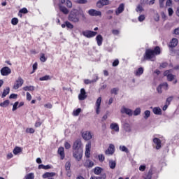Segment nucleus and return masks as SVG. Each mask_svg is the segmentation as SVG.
Returning <instances> with one entry per match:
<instances>
[{"label":"nucleus","mask_w":179,"mask_h":179,"mask_svg":"<svg viewBox=\"0 0 179 179\" xmlns=\"http://www.w3.org/2000/svg\"><path fill=\"white\" fill-rule=\"evenodd\" d=\"M10 101L9 100H6L3 102L0 103V107L6 108L9 106Z\"/></svg>","instance_id":"35"},{"label":"nucleus","mask_w":179,"mask_h":179,"mask_svg":"<svg viewBox=\"0 0 179 179\" xmlns=\"http://www.w3.org/2000/svg\"><path fill=\"white\" fill-rule=\"evenodd\" d=\"M25 179H34V173H30L26 175Z\"/></svg>","instance_id":"46"},{"label":"nucleus","mask_w":179,"mask_h":179,"mask_svg":"<svg viewBox=\"0 0 179 179\" xmlns=\"http://www.w3.org/2000/svg\"><path fill=\"white\" fill-rule=\"evenodd\" d=\"M39 80H41V82L44 81V80H51V77L48 75H46L43 77H41L39 78Z\"/></svg>","instance_id":"41"},{"label":"nucleus","mask_w":179,"mask_h":179,"mask_svg":"<svg viewBox=\"0 0 179 179\" xmlns=\"http://www.w3.org/2000/svg\"><path fill=\"white\" fill-rule=\"evenodd\" d=\"M152 176H153V169H150L144 179H152Z\"/></svg>","instance_id":"31"},{"label":"nucleus","mask_w":179,"mask_h":179,"mask_svg":"<svg viewBox=\"0 0 179 179\" xmlns=\"http://www.w3.org/2000/svg\"><path fill=\"white\" fill-rule=\"evenodd\" d=\"M80 16L83 19H86V16L85 15V13L81 9H73L69 16L68 19L69 22H72L73 23H79L80 21Z\"/></svg>","instance_id":"2"},{"label":"nucleus","mask_w":179,"mask_h":179,"mask_svg":"<svg viewBox=\"0 0 179 179\" xmlns=\"http://www.w3.org/2000/svg\"><path fill=\"white\" fill-rule=\"evenodd\" d=\"M95 78L96 79L94 80H89V79H86L84 80V83L85 85H90L91 83H96V82H97L99 80V76L97 75H95Z\"/></svg>","instance_id":"19"},{"label":"nucleus","mask_w":179,"mask_h":179,"mask_svg":"<svg viewBox=\"0 0 179 179\" xmlns=\"http://www.w3.org/2000/svg\"><path fill=\"white\" fill-rule=\"evenodd\" d=\"M81 111L82 109L80 108H78V109L73 111V115H74V117H78V115L80 114Z\"/></svg>","instance_id":"40"},{"label":"nucleus","mask_w":179,"mask_h":179,"mask_svg":"<svg viewBox=\"0 0 179 179\" xmlns=\"http://www.w3.org/2000/svg\"><path fill=\"white\" fill-rule=\"evenodd\" d=\"M150 117V110H145L144 112V118L145 120H148Z\"/></svg>","instance_id":"49"},{"label":"nucleus","mask_w":179,"mask_h":179,"mask_svg":"<svg viewBox=\"0 0 179 179\" xmlns=\"http://www.w3.org/2000/svg\"><path fill=\"white\" fill-rule=\"evenodd\" d=\"M155 53L153 52V50L148 49L145 50V55H144V59L149 60L152 59V58H155Z\"/></svg>","instance_id":"3"},{"label":"nucleus","mask_w":179,"mask_h":179,"mask_svg":"<svg viewBox=\"0 0 179 179\" xmlns=\"http://www.w3.org/2000/svg\"><path fill=\"white\" fill-rule=\"evenodd\" d=\"M84 166L85 167H88L89 169H92V167L94 166V162H93V161L88 160V163H85Z\"/></svg>","instance_id":"37"},{"label":"nucleus","mask_w":179,"mask_h":179,"mask_svg":"<svg viewBox=\"0 0 179 179\" xmlns=\"http://www.w3.org/2000/svg\"><path fill=\"white\" fill-rule=\"evenodd\" d=\"M90 148H91V144L88 143L86 145L85 148V157L89 158L90 157Z\"/></svg>","instance_id":"24"},{"label":"nucleus","mask_w":179,"mask_h":179,"mask_svg":"<svg viewBox=\"0 0 179 179\" xmlns=\"http://www.w3.org/2000/svg\"><path fill=\"white\" fill-rule=\"evenodd\" d=\"M152 52H154L155 55H160V52H161L160 47L156 46L154 48V50H152Z\"/></svg>","instance_id":"34"},{"label":"nucleus","mask_w":179,"mask_h":179,"mask_svg":"<svg viewBox=\"0 0 179 179\" xmlns=\"http://www.w3.org/2000/svg\"><path fill=\"white\" fill-rule=\"evenodd\" d=\"M100 106H101V97L99 96L96 101V113L100 114Z\"/></svg>","instance_id":"14"},{"label":"nucleus","mask_w":179,"mask_h":179,"mask_svg":"<svg viewBox=\"0 0 179 179\" xmlns=\"http://www.w3.org/2000/svg\"><path fill=\"white\" fill-rule=\"evenodd\" d=\"M11 23L13 26H16L19 23V20L17 17H14L11 20Z\"/></svg>","instance_id":"50"},{"label":"nucleus","mask_w":179,"mask_h":179,"mask_svg":"<svg viewBox=\"0 0 179 179\" xmlns=\"http://www.w3.org/2000/svg\"><path fill=\"white\" fill-rule=\"evenodd\" d=\"M66 5L67 8H69L71 9V8H72V1H71L70 0H66Z\"/></svg>","instance_id":"58"},{"label":"nucleus","mask_w":179,"mask_h":179,"mask_svg":"<svg viewBox=\"0 0 179 179\" xmlns=\"http://www.w3.org/2000/svg\"><path fill=\"white\" fill-rule=\"evenodd\" d=\"M143 74V67H139L137 71L134 73L136 76H141Z\"/></svg>","instance_id":"29"},{"label":"nucleus","mask_w":179,"mask_h":179,"mask_svg":"<svg viewBox=\"0 0 179 179\" xmlns=\"http://www.w3.org/2000/svg\"><path fill=\"white\" fill-rule=\"evenodd\" d=\"M120 64V61L118 59H116L113 62V66H118V64Z\"/></svg>","instance_id":"62"},{"label":"nucleus","mask_w":179,"mask_h":179,"mask_svg":"<svg viewBox=\"0 0 179 179\" xmlns=\"http://www.w3.org/2000/svg\"><path fill=\"white\" fill-rule=\"evenodd\" d=\"M73 156L77 162H80L83 157V148H82V141L77 140L73 145Z\"/></svg>","instance_id":"1"},{"label":"nucleus","mask_w":179,"mask_h":179,"mask_svg":"<svg viewBox=\"0 0 179 179\" xmlns=\"http://www.w3.org/2000/svg\"><path fill=\"white\" fill-rule=\"evenodd\" d=\"M37 62L34 63L32 66V68H33V71L31 73H34L36 72V70H37Z\"/></svg>","instance_id":"60"},{"label":"nucleus","mask_w":179,"mask_h":179,"mask_svg":"<svg viewBox=\"0 0 179 179\" xmlns=\"http://www.w3.org/2000/svg\"><path fill=\"white\" fill-rule=\"evenodd\" d=\"M22 148L20 147H15L13 151V152L15 154V155H19V153H20L22 152Z\"/></svg>","instance_id":"38"},{"label":"nucleus","mask_w":179,"mask_h":179,"mask_svg":"<svg viewBox=\"0 0 179 179\" xmlns=\"http://www.w3.org/2000/svg\"><path fill=\"white\" fill-rule=\"evenodd\" d=\"M154 20L155 22H159V20H160V15H159L158 13H155Z\"/></svg>","instance_id":"54"},{"label":"nucleus","mask_w":179,"mask_h":179,"mask_svg":"<svg viewBox=\"0 0 179 179\" xmlns=\"http://www.w3.org/2000/svg\"><path fill=\"white\" fill-rule=\"evenodd\" d=\"M65 169H66V171H69V170H71V162L66 163Z\"/></svg>","instance_id":"59"},{"label":"nucleus","mask_w":179,"mask_h":179,"mask_svg":"<svg viewBox=\"0 0 179 179\" xmlns=\"http://www.w3.org/2000/svg\"><path fill=\"white\" fill-rule=\"evenodd\" d=\"M152 113H154L155 115H162V108H160L159 107H155L152 109Z\"/></svg>","instance_id":"26"},{"label":"nucleus","mask_w":179,"mask_h":179,"mask_svg":"<svg viewBox=\"0 0 179 179\" xmlns=\"http://www.w3.org/2000/svg\"><path fill=\"white\" fill-rule=\"evenodd\" d=\"M83 36H84V37H87V38H92V37L97 36V32L90 30H86L83 31Z\"/></svg>","instance_id":"4"},{"label":"nucleus","mask_w":179,"mask_h":179,"mask_svg":"<svg viewBox=\"0 0 179 179\" xmlns=\"http://www.w3.org/2000/svg\"><path fill=\"white\" fill-rule=\"evenodd\" d=\"M88 13L90 16H101V11L94 9L89 10Z\"/></svg>","instance_id":"13"},{"label":"nucleus","mask_w":179,"mask_h":179,"mask_svg":"<svg viewBox=\"0 0 179 179\" xmlns=\"http://www.w3.org/2000/svg\"><path fill=\"white\" fill-rule=\"evenodd\" d=\"M20 13H24V15H26V13H29V10L26 8H23L21 10H20Z\"/></svg>","instance_id":"57"},{"label":"nucleus","mask_w":179,"mask_h":179,"mask_svg":"<svg viewBox=\"0 0 179 179\" xmlns=\"http://www.w3.org/2000/svg\"><path fill=\"white\" fill-rule=\"evenodd\" d=\"M121 113L122 114H127L129 117H132V115L134 114L132 110L125 107H123L121 109Z\"/></svg>","instance_id":"12"},{"label":"nucleus","mask_w":179,"mask_h":179,"mask_svg":"<svg viewBox=\"0 0 179 179\" xmlns=\"http://www.w3.org/2000/svg\"><path fill=\"white\" fill-rule=\"evenodd\" d=\"M57 153L61 156L62 160H64L65 159V152H64V147H59L57 150Z\"/></svg>","instance_id":"18"},{"label":"nucleus","mask_w":179,"mask_h":179,"mask_svg":"<svg viewBox=\"0 0 179 179\" xmlns=\"http://www.w3.org/2000/svg\"><path fill=\"white\" fill-rule=\"evenodd\" d=\"M22 89L23 90H24V92H34V86L33 85L26 86V87H24Z\"/></svg>","instance_id":"32"},{"label":"nucleus","mask_w":179,"mask_h":179,"mask_svg":"<svg viewBox=\"0 0 179 179\" xmlns=\"http://www.w3.org/2000/svg\"><path fill=\"white\" fill-rule=\"evenodd\" d=\"M17 106H19V101H16L14 103L13 106V111H16V110H17Z\"/></svg>","instance_id":"52"},{"label":"nucleus","mask_w":179,"mask_h":179,"mask_svg":"<svg viewBox=\"0 0 179 179\" xmlns=\"http://www.w3.org/2000/svg\"><path fill=\"white\" fill-rule=\"evenodd\" d=\"M124 128L126 132H131V127H129V124L125 123L124 124Z\"/></svg>","instance_id":"48"},{"label":"nucleus","mask_w":179,"mask_h":179,"mask_svg":"<svg viewBox=\"0 0 179 179\" xmlns=\"http://www.w3.org/2000/svg\"><path fill=\"white\" fill-rule=\"evenodd\" d=\"M143 10H145V9H143V7H142V5L139 4L138 6H137L136 8V12H139V13H142Z\"/></svg>","instance_id":"42"},{"label":"nucleus","mask_w":179,"mask_h":179,"mask_svg":"<svg viewBox=\"0 0 179 179\" xmlns=\"http://www.w3.org/2000/svg\"><path fill=\"white\" fill-rule=\"evenodd\" d=\"M57 173H55V172H46L45 173L43 176L42 178L45 179V178H50L51 177H55V176H56Z\"/></svg>","instance_id":"20"},{"label":"nucleus","mask_w":179,"mask_h":179,"mask_svg":"<svg viewBox=\"0 0 179 179\" xmlns=\"http://www.w3.org/2000/svg\"><path fill=\"white\" fill-rule=\"evenodd\" d=\"M24 83V81L23 80V78L22 77H19L14 84L13 89H15V90H17V89L23 86Z\"/></svg>","instance_id":"6"},{"label":"nucleus","mask_w":179,"mask_h":179,"mask_svg":"<svg viewBox=\"0 0 179 179\" xmlns=\"http://www.w3.org/2000/svg\"><path fill=\"white\" fill-rule=\"evenodd\" d=\"M40 55V60L41 61V62H45V61H47V57H45V55L44 53H41Z\"/></svg>","instance_id":"47"},{"label":"nucleus","mask_w":179,"mask_h":179,"mask_svg":"<svg viewBox=\"0 0 179 179\" xmlns=\"http://www.w3.org/2000/svg\"><path fill=\"white\" fill-rule=\"evenodd\" d=\"M77 3H80V5H85L87 3V0H77Z\"/></svg>","instance_id":"55"},{"label":"nucleus","mask_w":179,"mask_h":179,"mask_svg":"<svg viewBox=\"0 0 179 179\" xmlns=\"http://www.w3.org/2000/svg\"><path fill=\"white\" fill-rule=\"evenodd\" d=\"M82 136L85 141H90V138H92V134L90 131H85V133H83Z\"/></svg>","instance_id":"21"},{"label":"nucleus","mask_w":179,"mask_h":179,"mask_svg":"<svg viewBox=\"0 0 179 179\" xmlns=\"http://www.w3.org/2000/svg\"><path fill=\"white\" fill-rule=\"evenodd\" d=\"M38 169L39 170H41V169H43V170H50V169H51V166L40 164V165H38Z\"/></svg>","instance_id":"33"},{"label":"nucleus","mask_w":179,"mask_h":179,"mask_svg":"<svg viewBox=\"0 0 179 179\" xmlns=\"http://www.w3.org/2000/svg\"><path fill=\"white\" fill-rule=\"evenodd\" d=\"M115 152V146L113 144H110L108 148L105 151V155H114Z\"/></svg>","instance_id":"9"},{"label":"nucleus","mask_w":179,"mask_h":179,"mask_svg":"<svg viewBox=\"0 0 179 179\" xmlns=\"http://www.w3.org/2000/svg\"><path fill=\"white\" fill-rule=\"evenodd\" d=\"M2 76H8L12 73V70L8 66H4L0 70Z\"/></svg>","instance_id":"5"},{"label":"nucleus","mask_w":179,"mask_h":179,"mask_svg":"<svg viewBox=\"0 0 179 179\" xmlns=\"http://www.w3.org/2000/svg\"><path fill=\"white\" fill-rule=\"evenodd\" d=\"M101 171H103V168L96 166L94 169V173L96 176H100L101 174Z\"/></svg>","instance_id":"28"},{"label":"nucleus","mask_w":179,"mask_h":179,"mask_svg":"<svg viewBox=\"0 0 179 179\" xmlns=\"http://www.w3.org/2000/svg\"><path fill=\"white\" fill-rule=\"evenodd\" d=\"M159 85H161V87H162L163 89H165V90H167V89H169V84L167 83H163Z\"/></svg>","instance_id":"53"},{"label":"nucleus","mask_w":179,"mask_h":179,"mask_svg":"<svg viewBox=\"0 0 179 179\" xmlns=\"http://www.w3.org/2000/svg\"><path fill=\"white\" fill-rule=\"evenodd\" d=\"M153 142H154V143H155V145H157L156 149L157 150H159V149H160V148H162V140L158 138H155L153 139Z\"/></svg>","instance_id":"17"},{"label":"nucleus","mask_w":179,"mask_h":179,"mask_svg":"<svg viewBox=\"0 0 179 179\" xmlns=\"http://www.w3.org/2000/svg\"><path fill=\"white\" fill-rule=\"evenodd\" d=\"M141 114V108H136L134 111V115H139Z\"/></svg>","instance_id":"51"},{"label":"nucleus","mask_w":179,"mask_h":179,"mask_svg":"<svg viewBox=\"0 0 179 179\" xmlns=\"http://www.w3.org/2000/svg\"><path fill=\"white\" fill-rule=\"evenodd\" d=\"M125 8V5L124 3L120 4L119 7L115 10V13L117 15H120V13H122L124 12V9Z\"/></svg>","instance_id":"16"},{"label":"nucleus","mask_w":179,"mask_h":179,"mask_svg":"<svg viewBox=\"0 0 179 179\" xmlns=\"http://www.w3.org/2000/svg\"><path fill=\"white\" fill-rule=\"evenodd\" d=\"M110 3H111V2H110V0H99L96 2V7L100 8L103 6L110 5Z\"/></svg>","instance_id":"7"},{"label":"nucleus","mask_w":179,"mask_h":179,"mask_svg":"<svg viewBox=\"0 0 179 179\" xmlns=\"http://www.w3.org/2000/svg\"><path fill=\"white\" fill-rule=\"evenodd\" d=\"M26 132H27V134H34L35 130H34V129H33V128H27V129H26Z\"/></svg>","instance_id":"56"},{"label":"nucleus","mask_w":179,"mask_h":179,"mask_svg":"<svg viewBox=\"0 0 179 179\" xmlns=\"http://www.w3.org/2000/svg\"><path fill=\"white\" fill-rule=\"evenodd\" d=\"M173 99H174V96H171L168 97L166 99V101L165 103L168 104V106H170V104H171V101H173Z\"/></svg>","instance_id":"44"},{"label":"nucleus","mask_w":179,"mask_h":179,"mask_svg":"<svg viewBox=\"0 0 179 179\" xmlns=\"http://www.w3.org/2000/svg\"><path fill=\"white\" fill-rule=\"evenodd\" d=\"M107 178V175L106 173H101L100 176H92L90 179H106Z\"/></svg>","instance_id":"30"},{"label":"nucleus","mask_w":179,"mask_h":179,"mask_svg":"<svg viewBox=\"0 0 179 179\" xmlns=\"http://www.w3.org/2000/svg\"><path fill=\"white\" fill-rule=\"evenodd\" d=\"M145 15H141L138 17V22H143V20H145Z\"/></svg>","instance_id":"61"},{"label":"nucleus","mask_w":179,"mask_h":179,"mask_svg":"<svg viewBox=\"0 0 179 179\" xmlns=\"http://www.w3.org/2000/svg\"><path fill=\"white\" fill-rule=\"evenodd\" d=\"M178 44V39L173 38L170 42V44L169 45V47L170 50H174L175 47H177Z\"/></svg>","instance_id":"10"},{"label":"nucleus","mask_w":179,"mask_h":179,"mask_svg":"<svg viewBox=\"0 0 179 179\" xmlns=\"http://www.w3.org/2000/svg\"><path fill=\"white\" fill-rule=\"evenodd\" d=\"M96 43L99 46L103 44V36L100 34L96 36Z\"/></svg>","instance_id":"27"},{"label":"nucleus","mask_w":179,"mask_h":179,"mask_svg":"<svg viewBox=\"0 0 179 179\" xmlns=\"http://www.w3.org/2000/svg\"><path fill=\"white\" fill-rule=\"evenodd\" d=\"M169 51L170 55H171L172 57L177 55V59H179V50L169 49Z\"/></svg>","instance_id":"22"},{"label":"nucleus","mask_w":179,"mask_h":179,"mask_svg":"<svg viewBox=\"0 0 179 179\" xmlns=\"http://www.w3.org/2000/svg\"><path fill=\"white\" fill-rule=\"evenodd\" d=\"M66 27L70 30H72V29H73V24H72V23H71L69 21H66Z\"/></svg>","instance_id":"43"},{"label":"nucleus","mask_w":179,"mask_h":179,"mask_svg":"<svg viewBox=\"0 0 179 179\" xmlns=\"http://www.w3.org/2000/svg\"><path fill=\"white\" fill-rule=\"evenodd\" d=\"M57 6L59 7V10L60 12H62L64 15H69V10L66 8L64 6H63L61 3H58Z\"/></svg>","instance_id":"11"},{"label":"nucleus","mask_w":179,"mask_h":179,"mask_svg":"<svg viewBox=\"0 0 179 179\" xmlns=\"http://www.w3.org/2000/svg\"><path fill=\"white\" fill-rule=\"evenodd\" d=\"M112 33L114 36H118V34H120V31L118 29H113Z\"/></svg>","instance_id":"64"},{"label":"nucleus","mask_w":179,"mask_h":179,"mask_svg":"<svg viewBox=\"0 0 179 179\" xmlns=\"http://www.w3.org/2000/svg\"><path fill=\"white\" fill-rule=\"evenodd\" d=\"M164 76H167V80L169 81V82H173V80H174V78L176 77V76L170 73V71H166L164 73Z\"/></svg>","instance_id":"15"},{"label":"nucleus","mask_w":179,"mask_h":179,"mask_svg":"<svg viewBox=\"0 0 179 179\" xmlns=\"http://www.w3.org/2000/svg\"><path fill=\"white\" fill-rule=\"evenodd\" d=\"M119 90H120V89L115 87L110 90V93H111V94H115V96H117L118 94Z\"/></svg>","instance_id":"45"},{"label":"nucleus","mask_w":179,"mask_h":179,"mask_svg":"<svg viewBox=\"0 0 179 179\" xmlns=\"http://www.w3.org/2000/svg\"><path fill=\"white\" fill-rule=\"evenodd\" d=\"M110 128L111 129H113V131H115V132H120V127L118 126V124H117V123L110 124Z\"/></svg>","instance_id":"23"},{"label":"nucleus","mask_w":179,"mask_h":179,"mask_svg":"<svg viewBox=\"0 0 179 179\" xmlns=\"http://www.w3.org/2000/svg\"><path fill=\"white\" fill-rule=\"evenodd\" d=\"M86 99H87V94H86V90H85V88H82L78 95V100L82 101L83 100H86Z\"/></svg>","instance_id":"8"},{"label":"nucleus","mask_w":179,"mask_h":179,"mask_svg":"<svg viewBox=\"0 0 179 179\" xmlns=\"http://www.w3.org/2000/svg\"><path fill=\"white\" fill-rule=\"evenodd\" d=\"M120 150L124 152L125 153H129V150L125 145H120L119 148Z\"/></svg>","instance_id":"39"},{"label":"nucleus","mask_w":179,"mask_h":179,"mask_svg":"<svg viewBox=\"0 0 179 179\" xmlns=\"http://www.w3.org/2000/svg\"><path fill=\"white\" fill-rule=\"evenodd\" d=\"M115 166H117V163L115 162V161H113V160L109 161L110 169H111L112 170H114V169H115Z\"/></svg>","instance_id":"36"},{"label":"nucleus","mask_w":179,"mask_h":179,"mask_svg":"<svg viewBox=\"0 0 179 179\" xmlns=\"http://www.w3.org/2000/svg\"><path fill=\"white\" fill-rule=\"evenodd\" d=\"M10 92V88L9 87H6L5 90H3V93L1 94V99H4V97H6L8 94H9Z\"/></svg>","instance_id":"25"},{"label":"nucleus","mask_w":179,"mask_h":179,"mask_svg":"<svg viewBox=\"0 0 179 179\" xmlns=\"http://www.w3.org/2000/svg\"><path fill=\"white\" fill-rule=\"evenodd\" d=\"M168 12H169V16H173V14L174 13V10H173V8H169L168 9Z\"/></svg>","instance_id":"63"}]
</instances>
